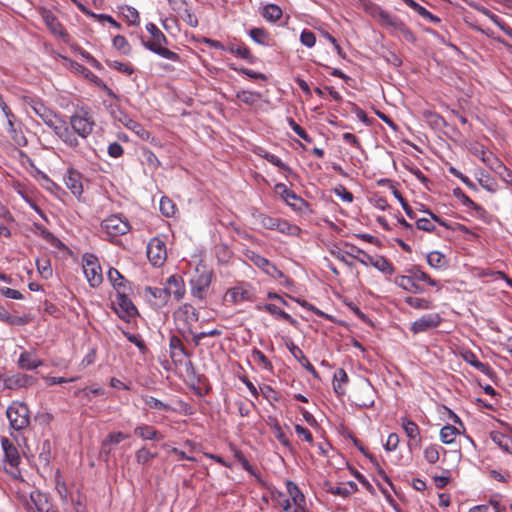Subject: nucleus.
Listing matches in <instances>:
<instances>
[{
    "label": "nucleus",
    "mask_w": 512,
    "mask_h": 512,
    "mask_svg": "<svg viewBox=\"0 0 512 512\" xmlns=\"http://www.w3.org/2000/svg\"><path fill=\"white\" fill-rule=\"evenodd\" d=\"M96 125L94 113L89 107H81L69 118L67 130L71 135V143L65 139H61L63 143L71 148H77L80 143L78 137L86 139L94 130Z\"/></svg>",
    "instance_id": "f257e3e1"
},
{
    "label": "nucleus",
    "mask_w": 512,
    "mask_h": 512,
    "mask_svg": "<svg viewBox=\"0 0 512 512\" xmlns=\"http://www.w3.org/2000/svg\"><path fill=\"white\" fill-rule=\"evenodd\" d=\"M146 30L150 34V38L141 37V43L146 49L170 61H180V56L176 52L166 48L168 40L154 23L146 24Z\"/></svg>",
    "instance_id": "f03ea898"
},
{
    "label": "nucleus",
    "mask_w": 512,
    "mask_h": 512,
    "mask_svg": "<svg viewBox=\"0 0 512 512\" xmlns=\"http://www.w3.org/2000/svg\"><path fill=\"white\" fill-rule=\"evenodd\" d=\"M28 105L42 121L51 128L59 139H65L71 143V135L67 130V123L59 120L56 113L45 106L40 100L32 99Z\"/></svg>",
    "instance_id": "7ed1b4c3"
},
{
    "label": "nucleus",
    "mask_w": 512,
    "mask_h": 512,
    "mask_svg": "<svg viewBox=\"0 0 512 512\" xmlns=\"http://www.w3.org/2000/svg\"><path fill=\"white\" fill-rule=\"evenodd\" d=\"M213 271L205 265H198L195 275L190 279L191 295L199 300H204L208 294L213 279Z\"/></svg>",
    "instance_id": "20e7f679"
},
{
    "label": "nucleus",
    "mask_w": 512,
    "mask_h": 512,
    "mask_svg": "<svg viewBox=\"0 0 512 512\" xmlns=\"http://www.w3.org/2000/svg\"><path fill=\"white\" fill-rule=\"evenodd\" d=\"M10 428L21 431L30 425V411L24 402L13 401L6 410Z\"/></svg>",
    "instance_id": "39448f33"
},
{
    "label": "nucleus",
    "mask_w": 512,
    "mask_h": 512,
    "mask_svg": "<svg viewBox=\"0 0 512 512\" xmlns=\"http://www.w3.org/2000/svg\"><path fill=\"white\" fill-rule=\"evenodd\" d=\"M101 229L110 237H119L131 230L129 221L120 214H113L101 222Z\"/></svg>",
    "instance_id": "423d86ee"
},
{
    "label": "nucleus",
    "mask_w": 512,
    "mask_h": 512,
    "mask_svg": "<svg viewBox=\"0 0 512 512\" xmlns=\"http://www.w3.org/2000/svg\"><path fill=\"white\" fill-rule=\"evenodd\" d=\"M352 251H356L357 253H362V258H358L356 255H354L352 252H346L347 255L357 259L361 264L367 266L372 265L377 270L384 274L392 275L395 271L394 266L383 256H376L372 257L369 254H367L362 249L352 246Z\"/></svg>",
    "instance_id": "0eeeda50"
},
{
    "label": "nucleus",
    "mask_w": 512,
    "mask_h": 512,
    "mask_svg": "<svg viewBox=\"0 0 512 512\" xmlns=\"http://www.w3.org/2000/svg\"><path fill=\"white\" fill-rule=\"evenodd\" d=\"M1 446L4 452V462L6 465H9V469L5 468L6 471L13 477H18L20 475L18 466L21 462V457L17 446L7 437L1 438Z\"/></svg>",
    "instance_id": "6e6552de"
},
{
    "label": "nucleus",
    "mask_w": 512,
    "mask_h": 512,
    "mask_svg": "<svg viewBox=\"0 0 512 512\" xmlns=\"http://www.w3.org/2000/svg\"><path fill=\"white\" fill-rule=\"evenodd\" d=\"M256 299L255 290L247 282H239L227 290L225 300L236 305L242 302H253Z\"/></svg>",
    "instance_id": "1a4fd4ad"
},
{
    "label": "nucleus",
    "mask_w": 512,
    "mask_h": 512,
    "mask_svg": "<svg viewBox=\"0 0 512 512\" xmlns=\"http://www.w3.org/2000/svg\"><path fill=\"white\" fill-rule=\"evenodd\" d=\"M83 271L90 286L97 287L103 281L101 267L97 258L92 254H84L82 257Z\"/></svg>",
    "instance_id": "9d476101"
},
{
    "label": "nucleus",
    "mask_w": 512,
    "mask_h": 512,
    "mask_svg": "<svg viewBox=\"0 0 512 512\" xmlns=\"http://www.w3.org/2000/svg\"><path fill=\"white\" fill-rule=\"evenodd\" d=\"M112 115L115 119H117L119 122H121L125 127L133 131L139 138L146 141H151V143L157 145L158 140L155 137H151V133L146 130L140 123L136 122L135 120L131 119L129 115L122 111H118L119 115H116V113L112 110Z\"/></svg>",
    "instance_id": "9b49d317"
},
{
    "label": "nucleus",
    "mask_w": 512,
    "mask_h": 512,
    "mask_svg": "<svg viewBox=\"0 0 512 512\" xmlns=\"http://www.w3.org/2000/svg\"><path fill=\"white\" fill-rule=\"evenodd\" d=\"M147 257L156 267L164 264L167 258L166 244L160 237H153L147 245Z\"/></svg>",
    "instance_id": "f8f14e48"
},
{
    "label": "nucleus",
    "mask_w": 512,
    "mask_h": 512,
    "mask_svg": "<svg viewBox=\"0 0 512 512\" xmlns=\"http://www.w3.org/2000/svg\"><path fill=\"white\" fill-rule=\"evenodd\" d=\"M126 290L127 289H123V292L117 293L116 299L113 301V305L115 312L120 318L129 320L136 316L138 311L133 302L127 297Z\"/></svg>",
    "instance_id": "ddd939ff"
},
{
    "label": "nucleus",
    "mask_w": 512,
    "mask_h": 512,
    "mask_svg": "<svg viewBox=\"0 0 512 512\" xmlns=\"http://www.w3.org/2000/svg\"><path fill=\"white\" fill-rule=\"evenodd\" d=\"M37 11L51 33L60 37L66 35L63 26L52 11L44 7H39Z\"/></svg>",
    "instance_id": "4468645a"
},
{
    "label": "nucleus",
    "mask_w": 512,
    "mask_h": 512,
    "mask_svg": "<svg viewBox=\"0 0 512 512\" xmlns=\"http://www.w3.org/2000/svg\"><path fill=\"white\" fill-rule=\"evenodd\" d=\"M169 297L173 296L176 301H180L186 294V287L183 278L180 275H171L166 280L165 286Z\"/></svg>",
    "instance_id": "2eb2a0df"
},
{
    "label": "nucleus",
    "mask_w": 512,
    "mask_h": 512,
    "mask_svg": "<svg viewBox=\"0 0 512 512\" xmlns=\"http://www.w3.org/2000/svg\"><path fill=\"white\" fill-rule=\"evenodd\" d=\"M169 351L170 358L174 363H182L184 357L192 356V353L185 348L182 340L176 335L169 338Z\"/></svg>",
    "instance_id": "dca6fc26"
},
{
    "label": "nucleus",
    "mask_w": 512,
    "mask_h": 512,
    "mask_svg": "<svg viewBox=\"0 0 512 512\" xmlns=\"http://www.w3.org/2000/svg\"><path fill=\"white\" fill-rule=\"evenodd\" d=\"M3 114L7 119V132L11 139L15 142V144L19 146H25L27 144V139L23 132L17 127L16 116L14 113L11 111V109H8L7 111L3 112Z\"/></svg>",
    "instance_id": "f3484780"
},
{
    "label": "nucleus",
    "mask_w": 512,
    "mask_h": 512,
    "mask_svg": "<svg viewBox=\"0 0 512 512\" xmlns=\"http://www.w3.org/2000/svg\"><path fill=\"white\" fill-rule=\"evenodd\" d=\"M36 378L28 374H15L4 379V387L7 389L26 388L34 385Z\"/></svg>",
    "instance_id": "a211bd4d"
},
{
    "label": "nucleus",
    "mask_w": 512,
    "mask_h": 512,
    "mask_svg": "<svg viewBox=\"0 0 512 512\" xmlns=\"http://www.w3.org/2000/svg\"><path fill=\"white\" fill-rule=\"evenodd\" d=\"M441 322L438 314H427L413 322L411 330L414 333L425 332L429 329L436 328Z\"/></svg>",
    "instance_id": "6ab92c4d"
},
{
    "label": "nucleus",
    "mask_w": 512,
    "mask_h": 512,
    "mask_svg": "<svg viewBox=\"0 0 512 512\" xmlns=\"http://www.w3.org/2000/svg\"><path fill=\"white\" fill-rule=\"evenodd\" d=\"M145 296L153 302V305L162 308L169 301V295L165 287H146Z\"/></svg>",
    "instance_id": "aec40b11"
},
{
    "label": "nucleus",
    "mask_w": 512,
    "mask_h": 512,
    "mask_svg": "<svg viewBox=\"0 0 512 512\" xmlns=\"http://www.w3.org/2000/svg\"><path fill=\"white\" fill-rule=\"evenodd\" d=\"M275 191L282 197V199L291 207L300 209L299 204H303V199L298 196L294 191L290 190L285 184L278 183L275 185Z\"/></svg>",
    "instance_id": "412c9836"
},
{
    "label": "nucleus",
    "mask_w": 512,
    "mask_h": 512,
    "mask_svg": "<svg viewBox=\"0 0 512 512\" xmlns=\"http://www.w3.org/2000/svg\"><path fill=\"white\" fill-rule=\"evenodd\" d=\"M17 365L23 370H35L43 365V360L36 357L33 351H23L19 356Z\"/></svg>",
    "instance_id": "4be33fe9"
},
{
    "label": "nucleus",
    "mask_w": 512,
    "mask_h": 512,
    "mask_svg": "<svg viewBox=\"0 0 512 512\" xmlns=\"http://www.w3.org/2000/svg\"><path fill=\"white\" fill-rule=\"evenodd\" d=\"M287 348L290 353L294 356V358L309 372L313 377L319 378V374L314 368V366L310 363L308 358L304 355L303 351L296 346L293 342L287 344Z\"/></svg>",
    "instance_id": "5701e85b"
},
{
    "label": "nucleus",
    "mask_w": 512,
    "mask_h": 512,
    "mask_svg": "<svg viewBox=\"0 0 512 512\" xmlns=\"http://www.w3.org/2000/svg\"><path fill=\"white\" fill-rule=\"evenodd\" d=\"M66 187L75 196H80L83 193V185L81 182V175L75 170H69L64 177Z\"/></svg>",
    "instance_id": "b1692460"
},
{
    "label": "nucleus",
    "mask_w": 512,
    "mask_h": 512,
    "mask_svg": "<svg viewBox=\"0 0 512 512\" xmlns=\"http://www.w3.org/2000/svg\"><path fill=\"white\" fill-rule=\"evenodd\" d=\"M252 261L257 267L261 268L266 274L273 278H281L284 276L281 270L263 256L255 255Z\"/></svg>",
    "instance_id": "393cba45"
},
{
    "label": "nucleus",
    "mask_w": 512,
    "mask_h": 512,
    "mask_svg": "<svg viewBox=\"0 0 512 512\" xmlns=\"http://www.w3.org/2000/svg\"><path fill=\"white\" fill-rule=\"evenodd\" d=\"M380 19L384 24L393 27L394 29L403 33L406 37H412V32L399 18L388 14L385 11L379 12Z\"/></svg>",
    "instance_id": "a878e982"
},
{
    "label": "nucleus",
    "mask_w": 512,
    "mask_h": 512,
    "mask_svg": "<svg viewBox=\"0 0 512 512\" xmlns=\"http://www.w3.org/2000/svg\"><path fill=\"white\" fill-rule=\"evenodd\" d=\"M394 283L398 287L411 293L420 294L425 291L424 287L419 285L417 281L412 280L408 274L395 277Z\"/></svg>",
    "instance_id": "bb28decb"
},
{
    "label": "nucleus",
    "mask_w": 512,
    "mask_h": 512,
    "mask_svg": "<svg viewBox=\"0 0 512 512\" xmlns=\"http://www.w3.org/2000/svg\"><path fill=\"white\" fill-rule=\"evenodd\" d=\"M258 155L285 172L287 176H291L294 179L298 177L297 174L289 166L283 163L282 160L276 155L263 149H259Z\"/></svg>",
    "instance_id": "cd10ccee"
},
{
    "label": "nucleus",
    "mask_w": 512,
    "mask_h": 512,
    "mask_svg": "<svg viewBox=\"0 0 512 512\" xmlns=\"http://www.w3.org/2000/svg\"><path fill=\"white\" fill-rule=\"evenodd\" d=\"M175 317L190 324L199 320V312L191 304L185 303L175 312Z\"/></svg>",
    "instance_id": "c85d7f7f"
},
{
    "label": "nucleus",
    "mask_w": 512,
    "mask_h": 512,
    "mask_svg": "<svg viewBox=\"0 0 512 512\" xmlns=\"http://www.w3.org/2000/svg\"><path fill=\"white\" fill-rule=\"evenodd\" d=\"M401 426L409 440L416 441V445H420L421 437L418 425L407 417H403L401 418Z\"/></svg>",
    "instance_id": "c756f323"
},
{
    "label": "nucleus",
    "mask_w": 512,
    "mask_h": 512,
    "mask_svg": "<svg viewBox=\"0 0 512 512\" xmlns=\"http://www.w3.org/2000/svg\"><path fill=\"white\" fill-rule=\"evenodd\" d=\"M30 499L31 503L28 504L30 510H33V512H49V503L44 494L33 492Z\"/></svg>",
    "instance_id": "7c9ffc66"
},
{
    "label": "nucleus",
    "mask_w": 512,
    "mask_h": 512,
    "mask_svg": "<svg viewBox=\"0 0 512 512\" xmlns=\"http://www.w3.org/2000/svg\"><path fill=\"white\" fill-rule=\"evenodd\" d=\"M408 275L412 280L417 282L423 281L428 283L430 286L437 287L440 289L439 282L431 278L426 272L422 271L419 267L413 266L407 270Z\"/></svg>",
    "instance_id": "2f4dec72"
},
{
    "label": "nucleus",
    "mask_w": 512,
    "mask_h": 512,
    "mask_svg": "<svg viewBox=\"0 0 512 512\" xmlns=\"http://www.w3.org/2000/svg\"><path fill=\"white\" fill-rule=\"evenodd\" d=\"M348 375L344 369L339 368L335 371L333 377V389L334 392L342 396L345 394V385L348 383Z\"/></svg>",
    "instance_id": "473e14b6"
},
{
    "label": "nucleus",
    "mask_w": 512,
    "mask_h": 512,
    "mask_svg": "<svg viewBox=\"0 0 512 512\" xmlns=\"http://www.w3.org/2000/svg\"><path fill=\"white\" fill-rule=\"evenodd\" d=\"M226 50L232 54H236L237 56L245 59L249 63H254L256 61V57L251 53L250 49L244 44L236 45L230 44Z\"/></svg>",
    "instance_id": "72a5a7b5"
},
{
    "label": "nucleus",
    "mask_w": 512,
    "mask_h": 512,
    "mask_svg": "<svg viewBox=\"0 0 512 512\" xmlns=\"http://www.w3.org/2000/svg\"><path fill=\"white\" fill-rule=\"evenodd\" d=\"M383 183H389L391 186L392 194L394 197L400 202L403 210L405 211L406 215L413 219L415 218V213L413 212L412 208L408 204V202L405 200V198L402 196V194L399 192V190L393 185V183L388 179H382L379 181V184Z\"/></svg>",
    "instance_id": "f704fd0d"
},
{
    "label": "nucleus",
    "mask_w": 512,
    "mask_h": 512,
    "mask_svg": "<svg viewBox=\"0 0 512 512\" xmlns=\"http://www.w3.org/2000/svg\"><path fill=\"white\" fill-rule=\"evenodd\" d=\"M134 433L144 440H159L162 439V435L150 425L137 426L134 429Z\"/></svg>",
    "instance_id": "c9c22d12"
},
{
    "label": "nucleus",
    "mask_w": 512,
    "mask_h": 512,
    "mask_svg": "<svg viewBox=\"0 0 512 512\" xmlns=\"http://www.w3.org/2000/svg\"><path fill=\"white\" fill-rule=\"evenodd\" d=\"M286 487H287L288 494H289L290 498L292 499L293 503L298 508H303L305 505V496L299 490L298 486L292 481H287Z\"/></svg>",
    "instance_id": "e433bc0d"
},
{
    "label": "nucleus",
    "mask_w": 512,
    "mask_h": 512,
    "mask_svg": "<svg viewBox=\"0 0 512 512\" xmlns=\"http://www.w3.org/2000/svg\"><path fill=\"white\" fill-rule=\"evenodd\" d=\"M263 308L267 312H269L271 315L275 316L278 319L285 320V321L289 322L291 325L297 324V321L290 314H288L284 310L280 309L275 304L268 303V304H265L263 306Z\"/></svg>",
    "instance_id": "4c0bfd02"
},
{
    "label": "nucleus",
    "mask_w": 512,
    "mask_h": 512,
    "mask_svg": "<svg viewBox=\"0 0 512 512\" xmlns=\"http://www.w3.org/2000/svg\"><path fill=\"white\" fill-rule=\"evenodd\" d=\"M107 276L117 293H121L123 289H126L125 279L117 269L110 268Z\"/></svg>",
    "instance_id": "58836bf2"
},
{
    "label": "nucleus",
    "mask_w": 512,
    "mask_h": 512,
    "mask_svg": "<svg viewBox=\"0 0 512 512\" xmlns=\"http://www.w3.org/2000/svg\"><path fill=\"white\" fill-rule=\"evenodd\" d=\"M282 9L276 4H267L264 6L262 16L269 22H276L282 17Z\"/></svg>",
    "instance_id": "ea45409f"
},
{
    "label": "nucleus",
    "mask_w": 512,
    "mask_h": 512,
    "mask_svg": "<svg viewBox=\"0 0 512 512\" xmlns=\"http://www.w3.org/2000/svg\"><path fill=\"white\" fill-rule=\"evenodd\" d=\"M354 443L355 445L358 447V449L366 456L370 459L371 463L375 466L379 476L385 481L387 482L390 486H392V483L389 479V477L387 476V474L384 472V470L380 467L377 459L374 457V455L370 454L362 445H359L358 443V440L355 439L354 440Z\"/></svg>",
    "instance_id": "a19ab883"
},
{
    "label": "nucleus",
    "mask_w": 512,
    "mask_h": 512,
    "mask_svg": "<svg viewBox=\"0 0 512 512\" xmlns=\"http://www.w3.org/2000/svg\"><path fill=\"white\" fill-rule=\"evenodd\" d=\"M142 399L144 403L151 409L166 412L174 411V409L169 404H166L161 400L154 398L153 396L145 395L142 396Z\"/></svg>",
    "instance_id": "79ce46f5"
},
{
    "label": "nucleus",
    "mask_w": 512,
    "mask_h": 512,
    "mask_svg": "<svg viewBox=\"0 0 512 512\" xmlns=\"http://www.w3.org/2000/svg\"><path fill=\"white\" fill-rule=\"evenodd\" d=\"M459 433L455 426L447 424L440 430V439L445 444H452Z\"/></svg>",
    "instance_id": "37998d69"
},
{
    "label": "nucleus",
    "mask_w": 512,
    "mask_h": 512,
    "mask_svg": "<svg viewBox=\"0 0 512 512\" xmlns=\"http://www.w3.org/2000/svg\"><path fill=\"white\" fill-rule=\"evenodd\" d=\"M427 263L432 268L441 269L446 266V259L439 251H432L427 255Z\"/></svg>",
    "instance_id": "c03bdc74"
},
{
    "label": "nucleus",
    "mask_w": 512,
    "mask_h": 512,
    "mask_svg": "<svg viewBox=\"0 0 512 512\" xmlns=\"http://www.w3.org/2000/svg\"><path fill=\"white\" fill-rule=\"evenodd\" d=\"M249 35L255 43L263 46L268 45L269 34L264 28H252Z\"/></svg>",
    "instance_id": "a18cd8bd"
},
{
    "label": "nucleus",
    "mask_w": 512,
    "mask_h": 512,
    "mask_svg": "<svg viewBox=\"0 0 512 512\" xmlns=\"http://www.w3.org/2000/svg\"><path fill=\"white\" fill-rule=\"evenodd\" d=\"M405 303L410 307L418 310H427L432 307L430 300L418 297L408 296L405 298Z\"/></svg>",
    "instance_id": "49530a36"
},
{
    "label": "nucleus",
    "mask_w": 512,
    "mask_h": 512,
    "mask_svg": "<svg viewBox=\"0 0 512 512\" xmlns=\"http://www.w3.org/2000/svg\"><path fill=\"white\" fill-rule=\"evenodd\" d=\"M453 194L467 208L475 210V211L482 210V207L479 204L475 203L473 200H471L460 188H455L453 190Z\"/></svg>",
    "instance_id": "de8ad7c7"
},
{
    "label": "nucleus",
    "mask_w": 512,
    "mask_h": 512,
    "mask_svg": "<svg viewBox=\"0 0 512 512\" xmlns=\"http://www.w3.org/2000/svg\"><path fill=\"white\" fill-rule=\"evenodd\" d=\"M160 212L165 217H172L176 213V205L170 198L163 196L160 200Z\"/></svg>",
    "instance_id": "09e8293b"
},
{
    "label": "nucleus",
    "mask_w": 512,
    "mask_h": 512,
    "mask_svg": "<svg viewBox=\"0 0 512 512\" xmlns=\"http://www.w3.org/2000/svg\"><path fill=\"white\" fill-rule=\"evenodd\" d=\"M276 230L286 235H298L300 228L296 225L290 224L286 220L279 219L276 225Z\"/></svg>",
    "instance_id": "8fccbe9b"
},
{
    "label": "nucleus",
    "mask_w": 512,
    "mask_h": 512,
    "mask_svg": "<svg viewBox=\"0 0 512 512\" xmlns=\"http://www.w3.org/2000/svg\"><path fill=\"white\" fill-rule=\"evenodd\" d=\"M236 97L239 101L252 106L259 100L260 94L256 92L242 90L236 94Z\"/></svg>",
    "instance_id": "3c124183"
},
{
    "label": "nucleus",
    "mask_w": 512,
    "mask_h": 512,
    "mask_svg": "<svg viewBox=\"0 0 512 512\" xmlns=\"http://www.w3.org/2000/svg\"><path fill=\"white\" fill-rule=\"evenodd\" d=\"M491 439L503 451H505L507 453L512 452L509 447V439L504 434H502L500 432H492Z\"/></svg>",
    "instance_id": "603ef678"
},
{
    "label": "nucleus",
    "mask_w": 512,
    "mask_h": 512,
    "mask_svg": "<svg viewBox=\"0 0 512 512\" xmlns=\"http://www.w3.org/2000/svg\"><path fill=\"white\" fill-rule=\"evenodd\" d=\"M465 360L474 368H476L478 371L486 374L490 370V367L488 364L483 363L479 361L477 356L474 353H469L465 356Z\"/></svg>",
    "instance_id": "864d4df0"
},
{
    "label": "nucleus",
    "mask_w": 512,
    "mask_h": 512,
    "mask_svg": "<svg viewBox=\"0 0 512 512\" xmlns=\"http://www.w3.org/2000/svg\"><path fill=\"white\" fill-rule=\"evenodd\" d=\"M252 358L254 361H257L259 362L264 369L268 370V371H272L273 370V365L271 363V361L265 356V354L258 350V349H253L252 351Z\"/></svg>",
    "instance_id": "5fc2aeb1"
},
{
    "label": "nucleus",
    "mask_w": 512,
    "mask_h": 512,
    "mask_svg": "<svg viewBox=\"0 0 512 512\" xmlns=\"http://www.w3.org/2000/svg\"><path fill=\"white\" fill-rule=\"evenodd\" d=\"M157 456L156 453L150 452L146 447L140 448L136 452V461L138 464L145 465Z\"/></svg>",
    "instance_id": "6e6d98bb"
},
{
    "label": "nucleus",
    "mask_w": 512,
    "mask_h": 512,
    "mask_svg": "<svg viewBox=\"0 0 512 512\" xmlns=\"http://www.w3.org/2000/svg\"><path fill=\"white\" fill-rule=\"evenodd\" d=\"M113 46L125 55H128L131 51V46L122 35H117L113 38Z\"/></svg>",
    "instance_id": "4d7b16f0"
},
{
    "label": "nucleus",
    "mask_w": 512,
    "mask_h": 512,
    "mask_svg": "<svg viewBox=\"0 0 512 512\" xmlns=\"http://www.w3.org/2000/svg\"><path fill=\"white\" fill-rule=\"evenodd\" d=\"M106 64L117 71L123 72L127 75H131L134 72L133 67L128 63H123L119 61L106 60Z\"/></svg>",
    "instance_id": "13d9d810"
},
{
    "label": "nucleus",
    "mask_w": 512,
    "mask_h": 512,
    "mask_svg": "<svg viewBox=\"0 0 512 512\" xmlns=\"http://www.w3.org/2000/svg\"><path fill=\"white\" fill-rule=\"evenodd\" d=\"M81 10L86 13L87 15H90L94 18H96L98 21H106L107 24H111L116 29H120L121 25L117 21H115L110 15L107 14H95L93 12H90L86 10L84 7H81Z\"/></svg>",
    "instance_id": "bf43d9fd"
},
{
    "label": "nucleus",
    "mask_w": 512,
    "mask_h": 512,
    "mask_svg": "<svg viewBox=\"0 0 512 512\" xmlns=\"http://www.w3.org/2000/svg\"><path fill=\"white\" fill-rule=\"evenodd\" d=\"M123 15L130 25H139L140 15L134 7L127 6L124 9Z\"/></svg>",
    "instance_id": "052dcab7"
},
{
    "label": "nucleus",
    "mask_w": 512,
    "mask_h": 512,
    "mask_svg": "<svg viewBox=\"0 0 512 512\" xmlns=\"http://www.w3.org/2000/svg\"><path fill=\"white\" fill-rule=\"evenodd\" d=\"M424 458L430 464H435L439 460V450L437 445H429L424 450Z\"/></svg>",
    "instance_id": "680f3d73"
},
{
    "label": "nucleus",
    "mask_w": 512,
    "mask_h": 512,
    "mask_svg": "<svg viewBox=\"0 0 512 512\" xmlns=\"http://www.w3.org/2000/svg\"><path fill=\"white\" fill-rule=\"evenodd\" d=\"M300 42L306 47H313L316 43L315 34L307 29H304L300 34Z\"/></svg>",
    "instance_id": "e2e57ef3"
},
{
    "label": "nucleus",
    "mask_w": 512,
    "mask_h": 512,
    "mask_svg": "<svg viewBox=\"0 0 512 512\" xmlns=\"http://www.w3.org/2000/svg\"><path fill=\"white\" fill-rule=\"evenodd\" d=\"M289 125L292 128V130L304 141L311 143L312 138L307 134V132L298 125L292 118L288 119Z\"/></svg>",
    "instance_id": "0e129e2a"
},
{
    "label": "nucleus",
    "mask_w": 512,
    "mask_h": 512,
    "mask_svg": "<svg viewBox=\"0 0 512 512\" xmlns=\"http://www.w3.org/2000/svg\"><path fill=\"white\" fill-rule=\"evenodd\" d=\"M129 438L128 434H125L123 432H112L107 435L105 440L112 445L113 447L117 446L120 442L123 440H126Z\"/></svg>",
    "instance_id": "69168bd1"
},
{
    "label": "nucleus",
    "mask_w": 512,
    "mask_h": 512,
    "mask_svg": "<svg viewBox=\"0 0 512 512\" xmlns=\"http://www.w3.org/2000/svg\"><path fill=\"white\" fill-rule=\"evenodd\" d=\"M37 269L44 278H49L52 275V269L49 260H37Z\"/></svg>",
    "instance_id": "338daca9"
},
{
    "label": "nucleus",
    "mask_w": 512,
    "mask_h": 512,
    "mask_svg": "<svg viewBox=\"0 0 512 512\" xmlns=\"http://www.w3.org/2000/svg\"><path fill=\"white\" fill-rule=\"evenodd\" d=\"M279 218H274L268 215L260 214L259 215V221L260 224L270 230H276V225L278 223Z\"/></svg>",
    "instance_id": "774afa93"
}]
</instances>
